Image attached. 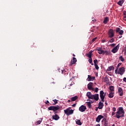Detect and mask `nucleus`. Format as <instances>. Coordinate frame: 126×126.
<instances>
[{"instance_id": "obj_36", "label": "nucleus", "mask_w": 126, "mask_h": 126, "mask_svg": "<svg viewBox=\"0 0 126 126\" xmlns=\"http://www.w3.org/2000/svg\"><path fill=\"white\" fill-rule=\"evenodd\" d=\"M115 41V39L113 37L109 40L110 43H113Z\"/></svg>"}, {"instance_id": "obj_41", "label": "nucleus", "mask_w": 126, "mask_h": 126, "mask_svg": "<svg viewBox=\"0 0 126 126\" xmlns=\"http://www.w3.org/2000/svg\"><path fill=\"white\" fill-rule=\"evenodd\" d=\"M97 39V37H95L92 40V43L95 42V40Z\"/></svg>"}, {"instance_id": "obj_12", "label": "nucleus", "mask_w": 126, "mask_h": 126, "mask_svg": "<svg viewBox=\"0 0 126 126\" xmlns=\"http://www.w3.org/2000/svg\"><path fill=\"white\" fill-rule=\"evenodd\" d=\"M102 119H104V116L102 115H98L96 118V122H97V123H100V121Z\"/></svg>"}, {"instance_id": "obj_47", "label": "nucleus", "mask_w": 126, "mask_h": 126, "mask_svg": "<svg viewBox=\"0 0 126 126\" xmlns=\"http://www.w3.org/2000/svg\"><path fill=\"white\" fill-rule=\"evenodd\" d=\"M122 37H123V36H122V35H118L117 38H118V39H120V38H122Z\"/></svg>"}, {"instance_id": "obj_21", "label": "nucleus", "mask_w": 126, "mask_h": 126, "mask_svg": "<svg viewBox=\"0 0 126 126\" xmlns=\"http://www.w3.org/2000/svg\"><path fill=\"white\" fill-rule=\"evenodd\" d=\"M92 52H93L92 50H91L89 53L87 55V57L89 58V59L92 58Z\"/></svg>"}, {"instance_id": "obj_50", "label": "nucleus", "mask_w": 126, "mask_h": 126, "mask_svg": "<svg viewBox=\"0 0 126 126\" xmlns=\"http://www.w3.org/2000/svg\"><path fill=\"white\" fill-rule=\"evenodd\" d=\"M123 81H125V82H126V77L124 78Z\"/></svg>"}, {"instance_id": "obj_30", "label": "nucleus", "mask_w": 126, "mask_h": 126, "mask_svg": "<svg viewBox=\"0 0 126 126\" xmlns=\"http://www.w3.org/2000/svg\"><path fill=\"white\" fill-rule=\"evenodd\" d=\"M86 103L87 104V106L89 109H91L92 106H91V102L90 101L89 102H87Z\"/></svg>"}, {"instance_id": "obj_52", "label": "nucleus", "mask_w": 126, "mask_h": 126, "mask_svg": "<svg viewBox=\"0 0 126 126\" xmlns=\"http://www.w3.org/2000/svg\"><path fill=\"white\" fill-rule=\"evenodd\" d=\"M75 106H76V104H73L72 105V107H75Z\"/></svg>"}, {"instance_id": "obj_6", "label": "nucleus", "mask_w": 126, "mask_h": 126, "mask_svg": "<svg viewBox=\"0 0 126 126\" xmlns=\"http://www.w3.org/2000/svg\"><path fill=\"white\" fill-rule=\"evenodd\" d=\"M124 73H125V67H122L119 68L118 71V74H120V75H123Z\"/></svg>"}, {"instance_id": "obj_48", "label": "nucleus", "mask_w": 126, "mask_h": 126, "mask_svg": "<svg viewBox=\"0 0 126 126\" xmlns=\"http://www.w3.org/2000/svg\"><path fill=\"white\" fill-rule=\"evenodd\" d=\"M118 70L117 69H115V73H116V74H118Z\"/></svg>"}, {"instance_id": "obj_19", "label": "nucleus", "mask_w": 126, "mask_h": 126, "mask_svg": "<svg viewBox=\"0 0 126 126\" xmlns=\"http://www.w3.org/2000/svg\"><path fill=\"white\" fill-rule=\"evenodd\" d=\"M102 121L104 122V126H109V122H108L106 118H103Z\"/></svg>"}, {"instance_id": "obj_63", "label": "nucleus", "mask_w": 126, "mask_h": 126, "mask_svg": "<svg viewBox=\"0 0 126 126\" xmlns=\"http://www.w3.org/2000/svg\"><path fill=\"white\" fill-rule=\"evenodd\" d=\"M87 101H91V100L89 99H87Z\"/></svg>"}, {"instance_id": "obj_62", "label": "nucleus", "mask_w": 126, "mask_h": 126, "mask_svg": "<svg viewBox=\"0 0 126 126\" xmlns=\"http://www.w3.org/2000/svg\"><path fill=\"white\" fill-rule=\"evenodd\" d=\"M96 126H100V124H97Z\"/></svg>"}, {"instance_id": "obj_46", "label": "nucleus", "mask_w": 126, "mask_h": 126, "mask_svg": "<svg viewBox=\"0 0 126 126\" xmlns=\"http://www.w3.org/2000/svg\"><path fill=\"white\" fill-rule=\"evenodd\" d=\"M121 65H122V63H119L117 65V66H118V67H120V66H121Z\"/></svg>"}, {"instance_id": "obj_13", "label": "nucleus", "mask_w": 126, "mask_h": 126, "mask_svg": "<svg viewBox=\"0 0 126 126\" xmlns=\"http://www.w3.org/2000/svg\"><path fill=\"white\" fill-rule=\"evenodd\" d=\"M118 93H119L120 96H123L124 95V92L123 91V89H122V88L119 87L118 88Z\"/></svg>"}, {"instance_id": "obj_7", "label": "nucleus", "mask_w": 126, "mask_h": 126, "mask_svg": "<svg viewBox=\"0 0 126 126\" xmlns=\"http://www.w3.org/2000/svg\"><path fill=\"white\" fill-rule=\"evenodd\" d=\"M119 49H120V44H118L115 47H114L112 50L111 52L113 53V54H116L117 52L119 50Z\"/></svg>"}, {"instance_id": "obj_58", "label": "nucleus", "mask_w": 126, "mask_h": 126, "mask_svg": "<svg viewBox=\"0 0 126 126\" xmlns=\"http://www.w3.org/2000/svg\"><path fill=\"white\" fill-rule=\"evenodd\" d=\"M116 69H117V70H118V69H119V67H118V66H117V67H116Z\"/></svg>"}, {"instance_id": "obj_64", "label": "nucleus", "mask_w": 126, "mask_h": 126, "mask_svg": "<svg viewBox=\"0 0 126 126\" xmlns=\"http://www.w3.org/2000/svg\"><path fill=\"white\" fill-rule=\"evenodd\" d=\"M73 57H75V55L74 54H73Z\"/></svg>"}, {"instance_id": "obj_5", "label": "nucleus", "mask_w": 126, "mask_h": 126, "mask_svg": "<svg viewBox=\"0 0 126 126\" xmlns=\"http://www.w3.org/2000/svg\"><path fill=\"white\" fill-rule=\"evenodd\" d=\"M108 34L109 38H113V37L115 36V32H114V30L110 29L108 31Z\"/></svg>"}, {"instance_id": "obj_3", "label": "nucleus", "mask_w": 126, "mask_h": 126, "mask_svg": "<svg viewBox=\"0 0 126 126\" xmlns=\"http://www.w3.org/2000/svg\"><path fill=\"white\" fill-rule=\"evenodd\" d=\"M71 109V107H68L66 110H64V114L67 115V116H70V115H72V114H73L74 110Z\"/></svg>"}, {"instance_id": "obj_15", "label": "nucleus", "mask_w": 126, "mask_h": 126, "mask_svg": "<svg viewBox=\"0 0 126 126\" xmlns=\"http://www.w3.org/2000/svg\"><path fill=\"white\" fill-rule=\"evenodd\" d=\"M104 82H105L106 84H109L110 83V80L108 78V76H106L104 79Z\"/></svg>"}, {"instance_id": "obj_20", "label": "nucleus", "mask_w": 126, "mask_h": 126, "mask_svg": "<svg viewBox=\"0 0 126 126\" xmlns=\"http://www.w3.org/2000/svg\"><path fill=\"white\" fill-rule=\"evenodd\" d=\"M76 125H78V126H81L82 125V123H81V121L80 120L76 119L75 120Z\"/></svg>"}, {"instance_id": "obj_40", "label": "nucleus", "mask_w": 126, "mask_h": 126, "mask_svg": "<svg viewBox=\"0 0 126 126\" xmlns=\"http://www.w3.org/2000/svg\"><path fill=\"white\" fill-rule=\"evenodd\" d=\"M41 123H42V121H41V120H38L36 122L37 125H40V124H41Z\"/></svg>"}, {"instance_id": "obj_17", "label": "nucleus", "mask_w": 126, "mask_h": 126, "mask_svg": "<svg viewBox=\"0 0 126 126\" xmlns=\"http://www.w3.org/2000/svg\"><path fill=\"white\" fill-rule=\"evenodd\" d=\"M93 95V94H92L90 92H87L86 94V96H88V98H89V99H92Z\"/></svg>"}, {"instance_id": "obj_31", "label": "nucleus", "mask_w": 126, "mask_h": 126, "mask_svg": "<svg viewBox=\"0 0 126 126\" xmlns=\"http://www.w3.org/2000/svg\"><path fill=\"white\" fill-rule=\"evenodd\" d=\"M98 53L99 55H103V51L102 50H97Z\"/></svg>"}, {"instance_id": "obj_57", "label": "nucleus", "mask_w": 126, "mask_h": 126, "mask_svg": "<svg viewBox=\"0 0 126 126\" xmlns=\"http://www.w3.org/2000/svg\"><path fill=\"white\" fill-rule=\"evenodd\" d=\"M105 105H108V103H107V101L105 102Z\"/></svg>"}, {"instance_id": "obj_53", "label": "nucleus", "mask_w": 126, "mask_h": 126, "mask_svg": "<svg viewBox=\"0 0 126 126\" xmlns=\"http://www.w3.org/2000/svg\"><path fill=\"white\" fill-rule=\"evenodd\" d=\"M98 109H99V108H98V107L95 108V110L96 111V112H97V111H98Z\"/></svg>"}, {"instance_id": "obj_28", "label": "nucleus", "mask_w": 126, "mask_h": 126, "mask_svg": "<svg viewBox=\"0 0 126 126\" xmlns=\"http://www.w3.org/2000/svg\"><path fill=\"white\" fill-rule=\"evenodd\" d=\"M89 63L92 64V65H94V63H93V61L92 60V58H89V60H88Z\"/></svg>"}, {"instance_id": "obj_33", "label": "nucleus", "mask_w": 126, "mask_h": 126, "mask_svg": "<svg viewBox=\"0 0 126 126\" xmlns=\"http://www.w3.org/2000/svg\"><path fill=\"white\" fill-rule=\"evenodd\" d=\"M52 101H53V102H54V103L53 104V105H57V104H58V101L59 100H58L57 99H53Z\"/></svg>"}, {"instance_id": "obj_35", "label": "nucleus", "mask_w": 126, "mask_h": 126, "mask_svg": "<svg viewBox=\"0 0 126 126\" xmlns=\"http://www.w3.org/2000/svg\"><path fill=\"white\" fill-rule=\"evenodd\" d=\"M120 31H121V29H120V28H116V33H119Z\"/></svg>"}, {"instance_id": "obj_24", "label": "nucleus", "mask_w": 126, "mask_h": 126, "mask_svg": "<svg viewBox=\"0 0 126 126\" xmlns=\"http://www.w3.org/2000/svg\"><path fill=\"white\" fill-rule=\"evenodd\" d=\"M109 22V18L108 17H106L104 18L103 21L104 24H107Z\"/></svg>"}, {"instance_id": "obj_32", "label": "nucleus", "mask_w": 126, "mask_h": 126, "mask_svg": "<svg viewBox=\"0 0 126 126\" xmlns=\"http://www.w3.org/2000/svg\"><path fill=\"white\" fill-rule=\"evenodd\" d=\"M119 60H120L121 62H125V59L123 57V56H121L119 57Z\"/></svg>"}, {"instance_id": "obj_29", "label": "nucleus", "mask_w": 126, "mask_h": 126, "mask_svg": "<svg viewBox=\"0 0 126 126\" xmlns=\"http://www.w3.org/2000/svg\"><path fill=\"white\" fill-rule=\"evenodd\" d=\"M110 54V52H109L108 51H103V55H106V56H108Z\"/></svg>"}, {"instance_id": "obj_11", "label": "nucleus", "mask_w": 126, "mask_h": 126, "mask_svg": "<svg viewBox=\"0 0 126 126\" xmlns=\"http://www.w3.org/2000/svg\"><path fill=\"white\" fill-rule=\"evenodd\" d=\"M77 62V60H76V58H75V57H73L72 60H71L69 65L70 66H71V65H72V64H75V63Z\"/></svg>"}, {"instance_id": "obj_26", "label": "nucleus", "mask_w": 126, "mask_h": 126, "mask_svg": "<svg viewBox=\"0 0 126 126\" xmlns=\"http://www.w3.org/2000/svg\"><path fill=\"white\" fill-rule=\"evenodd\" d=\"M115 94V93H112L111 92L109 94H108V97L109 98H113L114 97V94Z\"/></svg>"}, {"instance_id": "obj_2", "label": "nucleus", "mask_w": 126, "mask_h": 126, "mask_svg": "<svg viewBox=\"0 0 126 126\" xmlns=\"http://www.w3.org/2000/svg\"><path fill=\"white\" fill-rule=\"evenodd\" d=\"M62 108V106H60L59 105H57L56 106H51L49 107H48V110L49 111H54V114L55 115H57L58 114V110H60V109Z\"/></svg>"}, {"instance_id": "obj_27", "label": "nucleus", "mask_w": 126, "mask_h": 126, "mask_svg": "<svg viewBox=\"0 0 126 126\" xmlns=\"http://www.w3.org/2000/svg\"><path fill=\"white\" fill-rule=\"evenodd\" d=\"M77 96H73L71 98V101H72L73 102L75 101L76 100H77Z\"/></svg>"}, {"instance_id": "obj_38", "label": "nucleus", "mask_w": 126, "mask_h": 126, "mask_svg": "<svg viewBox=\"0 0 126 126\" xmlns=\"http://www.w3.org/2000/svg\"><path fill=\"white\" fill-rule=\"evenodd\" d=\"M120 35H123V34H124V31L123 30H121L119 32Z\"/></svg>"}, {"instance_id": "obj_14", "label": "nucleus", "mask_w": 126, "mask_h": 126, "mask_svg": "<svg viewBox=\"0 0 126 126\" xmlns=\"http://www.w3.org/2000/svg\"><path fill=\"white\" fill-rule=\"evenodd\" d=\"M52 119L53 120H55V121H58V120H60V116L57 114H55L52 116Z\"/></svg>"}, {"instance_id": "obj_9", "label": "nucleus", "mask_w": 126, "mask_h": 126, "mask_svg": "<svg viewBox=\"0 0 126 126\" xmlns=\"http://www.w3.org/2000/svg\"><path fill=\"white\" fill-rule=\"evenodd\" d=\"M92 99H94L95 101H98V100H99V94H93Z\"/></svg>"}, {"instance_id": "obj_56", "label": "nucleus", "mask_w": 126, "mask_h": 126, "mask_svg": "<svg viewBox=\"0 0 126 126\" xmlns=\"http://www.w3.org/2000/svg\"><path fill=\"white\" fill-rule=\"evenodd\" d=\"M114 115H115V112H112V116H114Z\"/></svg>"}, {"instance_id": "obj_16", "label": "nucleus", "mask_w": 126, "mask_h": 126, "mask_svg": "<svg viewBox=\"0 0 126 126\" xmlns=\"http://www.w3.org/2000/svg\"><path fill=\"white\" fill-rule=\"evenodd\" d=\"M104 107V103L102 102H99L98 103V108L99 109V110H101V109H103V107Z\"/></svg>"}, {"instance_id": "obj_60", "label": "nucleus", "mask_w": 126, "mask_h": 126, "mask_svg": "<svg viewBox=\"0 0 126 126\" xmlns=\"http://www.w3.org/2000/svg\"><path fill=\"white\" fill-rule=\"evenodd\" d=\"M68 103H70V100H68Z\"/></svg>"}, {"instance_id": "obj_43", "label": "nucleus", "mask_w": 126, "mask_h": 126, "mask_svg": "<svg viewBox=\"0 0 126 126\" xmlns=\"http://www.w3.org/2000/svg\"><path fill=\"white\" fill-rule=\"evenodd\" d=\"M111 47H115V46H116V44L115 43H113L110 44Z\"/></svg>"}, {"instance_id": "obj_23", "label": "nucleus", "mask_w": 126, "mask_h": 126, "mask_svg": "<svg viewBox=\"0 0 126 126\" xmlns=\"http://www.w3.org/2000/svg\"><path fill=\"white\" fill-rule=\"evenodd\" d=\"M124 2H125V0H120L117 4L119 5H120V6H122L123 5V3H124Z\"/></svg>"}, {"instance_id": "obj_4", "label": "nucleus", "mask_w": 126, "mask_h": 126, "mask_svg": "<svg viewBox=\"0 0 126 126\" xmlns=\"http://www.w3.org/2000/svg\"><path fill=\"white\" fill-rule=\"evenodd\" d=\"M99 96L100 98L101 99V101L103 102L104 103V99H105V96H106V94L104 93V91H100L99 93Z\"/></svg>"}, {"instance_id": "obj_49", "label": "nucleus", "mask_w": 126, "mask_h": 126, "mask_svg": "<svg viewBox=\"0 0 126 126\" xmlns=\"http://www.w3.org/2000/svg\"><path fill=\"white\" fill-rule=\"evenodd\" d=\"M61 71H62L63 74V73L65 72V70H62Z\"/></svg>"}, {"instance_id": "obj_42", "label": "nucleus", "mask_w": 126, "mask_h": 126, "mask_svg": "<svg viewBox=\"0 0 126 126\" xmlns=\"http://www.w3.org/2000/svg\"><path fill=\"white\" fill-rule=\"evenodd\" d=\"M124 18H126V11H125L124 12Z\"/></svg>"}, {"instance_id": "obj_8", "label": "nucleus", "mask_w": 126, "mask_h": 126, "mask_svg": "<svg viewBox=\"0 0 126 126\" xmlns=\"http://www.w3.org/2000/svg\"><path fill=\"white\" fill-rule=\"evenodd\" d=\"M88 89H89V90H94V88H93V83L90 82L88 84Z\"/></svg>"}, {"instance_id": "obj_55", "label": "nucleus", "mask_w": 126, "mask_h": 126, "mask_svg": "<svg viewBox=\"0 0 126 126\" xmlns=\"http://www.w3.org/2000/svg\"><path fill=\"white\" fill-rule=\"evenodd\" d=\"M98 50H102V48H97L96 51H98Z\"/></svg>"}, {"instance_id": "obj_44", "label": "nucleus", "mask_w": 126, "mask_h": 126, "mask_svg": "<svg viewBox=\"0 0 126 126\" xmlns=\"http://www.w3.org/2000/svg\"><path fill=\"white\" fill-rule=\"evenodd\" d=\"M112 111H113V112H116V107H113L112 109Z\"/></svg>"}, {"instance_id": "obj_22", "label": "nucleus", "mask_w": 126, "mask_h": 126, "mask_svg": "<svg viewBox=\"0 0 126 126\" xmlns=\"http://www.w3.org/2000/svg\"><path fill=\"white\" fill-rule=\"evenodd\" d=\"M114 69H115V67H114V66L111 65L107 68V71H111V70H114Z\"/></svg>"}, {"instance_id": "obj_45", "label": "nucleus", "mask_w": 126, "mask_h": 126, "mask_svg": "<svg viewBox=\"0 0 126 126\" xmlns=\"http://www.w3.org/2000/svg\"><path fill=\"white\" fill-rule=\"evenodd\" d=\"M74 84V82H72L71 84H69V86H72Z\"/></svg>"}, {"instance_id": "obj_10", "label": "nucleus", "mask_w": 126, "mask_h": 126, "mask_svg": "<svg viewBox=\"0 0 126 126\" xmlns=\"http://www.w3.org/2000/svg\"><path fill=\"white\" fill-rule=\"evenodd\" d=\"M85 110H86V107L84 105H81L79 108V110L82 112H85Z\"/></svg>"}, {"instance_id": "obj_51", "label": "nucleus", "mask_w": 126, "mask_h": 126, "mask_svg": "<svg viewBox=\"0 0 126 126\" xmlns=\"http://www.w3.org/2000/svg\"><path fill=\"white\" fill-rule=\"evenodd\" d=\"M50 102H49L48 100H47L46 102H45V104H49Z\"/></svg>"}, {"instance_id": "obj_39", "label": "nucleus", "mask_w": 126, "mask_h": 126, "mask_svg": "<svg viewBox=\"0 0 126 126\" xmlns=\"http://www.w3.org/2000/svg\"><path fill=\"white\" fill-rule=\"evenodd\" d=\"M99 91V89L98 88H95L94 90V92L95 93H98V91Z\"/></svg>"}, {"instance_id": "obj_59", "label": "nucleus", "mask_w": 126, "mask_h": 126, "mask_svg": "<svg viewBox=\"0 0 126 126\" xmlns=\"http://www.w3.org/2000/svg\"><path fill=\"white\" fill-rule=\"evenodd\" d=\"M90 103H91V104H92V103H94V101H91L90 102Z\"/></svg>"}, {"instance_id": "obj_34", "label": "nucleus", "mask_w": 126, "mask_h": 126, "mask_svg": "<svg viewBox=\"0 0 126 126\" xmlns=\"http://www.w3.org/2000/svg\"><path fill=\"white\" fill-rule=\"evenodd\" d=\"M94 65L98 64V60L97 59H95L94 60Z\"/></svg>"}, {"instance_id": "obj_25", "label": "nucleus", "mask_w": 126, "mask_h": 126, "mask_svg": "<svg viewBox=\"0 0 126 126\" xmlns=\"http://www.w3.org/2000/svg\"><path fill=\"white\" fill-rule=\"evenodd\" d=\"M109 90H110V92H111V93H113V92H114V91H115V90H114V87L113 86H110L109 87Z\"/></svg>"}, {"instance_id": "obj_37", "label": "nucleus", "mask_w": 126, "mask_h": 126, "mask_svg": "<svg viewBox=\"0 0 126 126\" xmlns=\"http://www.w3.org/2000/svg\"><path fill=\"white\" fill-rule=\"evenodd\" d=\"M94 65L95 66V68L98 70V69H99V66H98V64H94Z\"/></svg>"}, {"instance_id": "obj_54", "label": "nucleus", "mask_w": 126, "mask_h": 126, "mask_svg": "<svg viewBox=\"0 0 126 126\" xmlns=\"http://www.w3.org/2000/svg\"><path fill=\"white\" fill-rule=\"evenodd\" d=\"M106 42V40H102V43H105Z\"/></svg>"}, {"instance_id": "obj_1", "label": "nucleus", "mask_w": 126, "mask_h": 126, "mask_svg": "<svg viewBox=\"0 0 126 126\" xmlns=\"http://www.w3.org/2000/svg\"><path fill=\"white\" fill-rule=\"evenodd\" d=\"M116 118L120 119V118H124L125 117V111L123 107H120L118 109V111L116 112Z\"/></svg>"}, {"instance_id": "obj_61", "label": "nucleus", "mask_w": 126, "mask_h": 126, "mask_svg": "<svg viewBox=\"0 0 126 126\" xmlns=\"http://www.w3.org/2000/svg\"><path fill=\"white\" fill-rule=\"evenodd\" d=\"M60 70H61V69H58V71H59V72H60Z\"/></svg>"}, {"instance_id": "obj_18", "label": "nucleus", "mask_w": 126, "mask_h": 126, "mask_svg": "<svg viewBox=\"0 0 126 126\" xmlns=\"http://www.w3.org/2000/svg\"><path fill=\"white\" fill-rule=\"evenodd\" d=\"M88 81H92V80H95V77H91L90 75H88Z\"/></svg>"}]
</instances>
